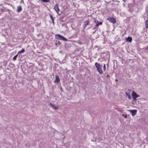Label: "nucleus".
I'll list each match as a JSON object with an SVG mask.
<instances>
[{"instance_id": "1", "label": "nucleus", "mask_w": 148, "mask_h": 148, "mask_svg": "<svg viewBox=\"0 0 148 148\" xmlns=\"http://www.w3.org/2000/svg\"><path fill=\"white\" fill-rule=\"evenodd\" d=\"M95 66L98 72L100 74H102L103 73V71L101 70V67L102 66L100 65V64H99L97 62H96L95 63Z\"/></svg>"}, {"instance_id": "2", "label": "nucleus", "mask_w": 148, "mask_h": 148, "mask_svg": "<svg viewBox=\"0 0 148 148\" xmlns=\"http://www.w3.org/2000/svg\"><path fill=\"white\" fill-rule=\"evenodd\" d=\"M56 38L58 39L66 41H67L68 40L66 38L59 34H57L56 35Z\"/></svg>"}, {"instance_id": "3", "label": "nucleus", "mask_w": 148, "mask_h": 148, "mask_svg": "<svg viewBox=\"0 0 148 148\" xmlns=\"http://www.w3.org/2000/svg\"><path fill=\"white\" fill-rule=\"evenodd\" d=\"M54 9L57 12L58 15H60L61 14L62 12L60 11V9L58 7V5L57 4L55 5L54 8Z\"/></svg>"}, {"instance_id": "4", "label": "nucleus", "mask_w": 148, "mask_h": 148, "mask_svg": "<svg viewBox=\"0 0 148 148\" xmlns=\"http://www.w3.org/2000/svg\"><path fill=\"white\" fill-rule=\"evenodd\" d=\"M132 96L134 101H136V98L139 97V95H137L136 92L134 91H132Z\"/></svg>"}, {"instance_id": "5", "label": "nucleus", "mask_w": 148, "mask_h": 148, "mask_svg": "<svg viewBox=\"0 0 148 148\" xmlns=\"http://www.w3.org/2000/svg\"><path fill=\"white\" fill-rule=\"evenodd\" d=\"M107 19L108 20L109 22L113 23H115L116 22L115 19L113 18H107Z\"/></svg>"}, {"instance_id": "6", "label": "nucleus", "mask_w": 148, "mask_h": 148, "mask_svg": "<svg viewBox=\"0 0 148 148\" xmlns=\"http://www.w3.org/2000/svg\"><path fill=\"white\" fill-rule=\"evenodd\" d=\"M55 77L56 79L54 80V82L55 83H57L59 82L60 81V79L59 76L58 75H56Z\"/></svg>"}, {"instance_id": "7", "label": "nucleus", "mask_w": 148, "mask_h": 148, "mask_svg": "<svg viewBox=\"0 0 148 148\" xmlns=\"http://www.w3.org/2000/svg\"><path fill=\"white\" fill-rule=\"evenodd\" d=\"M130 112L132 114V116H134L136 114L137 110H130Z\"/></svg>"}, {"instance_id": "8", "label": "nucleus", "mask_w": 148, "mask_h": 148, "mask_svg": "<svg viewBox=\"0 0 148 148\" xmlns=\"http://www.w3.org/2000/svg\"><path fill=\"white\" fill-rule=\"evenodd\" d=\"M125 94L128 97L129 99H131V97L130 96V93L129 92H125Z\"/></svg>"}, {"instance_id": "9", "label": "nucleus", "mask_w": 148, "mask_h": 148, "mask_svg": "<svg viewBox=\"0 0 148 148\" xmlns=\"http://www.w3.org/2000/svg\"><path fill=\"white\" fill-rule=\"evenodd\" d=\"M89 23V22L88 21L86 20L85 22L84 25V28H85L87 25H88Z\"/></svg>"}, {"instance_id": "10", "label": "nucleus", "mask_w": 148, "mask_h": 148, "mask_svg": "<svg viewBox=\"0 0 148 148\" xmlns=\"http://www.w3.org/2000/svg\"><path fill=\"white\" fill-rule=\"evenodd\" d=\"M126 40L127 41L131 42L132 40V38L131 37L128 36L127 38H126Z\"/></svg>"}, {"instance_id": "11", "label": "nucleus", "mask_w": 148, "mask_h": 148, "mask_svg": "<svg viewBox=\"0 0 148 148\" xmlns=\"http://www.w3.org/2000/svg\"><path fill=\"white\" fill-rule=\"evenodd\" d=\"M22 10V8L21 6H19L17 7V11L18 12H21Z\"/></svg>"}, {"instance_id": "12", "label": "nucleus", "mask_w": 148, "mask_h": 148, "mask_svg": "<svg viewBox=\"0 0 148 148\" xmlns=\"http://www.w3.org/2000/svg\"><path fill=\"white\" fill-rule=\"evenodd\" d=\"M95 23H96V25H97V26H98L99 25H101L102 24V22H100V23H99L98 22V21H97V20H95Z\"/></svg>"}, {"instance_id": "13", "label": "nucleus", "mask_w": 148, "mask_h": 148, "mask_svg": "<svg viewBox=\"0 0 148 148\" xmlns=\"http://www.w3.org/2000/svg\"><path fill=\"white\" fill-rule=\"evenodd\" d=\"M25 52V50L24 49H22L21 50L19 51L18 52V54H19V53H24Z\"/></svg>"}, {"instance_id": "14", "label": "nucleus", "mask_w": 148, "mask_h": 148, "mask_svg": "<svg viewBox=\"0 0 148 148\" xmlns=\"http://www.w3.org/2000/svg\"><path fill=\"white\" fill-rule=\"evenodd\" d=\"M145 25L147 28H148V20H147L145 21Z\"/></svg>"}, {"instance_id": "15", "label": "nucleus", "mask_w": 148, "mask_h": 148, "mask_svg": "<svg viewBox=\"0 0 148 148\" xmlns=\"http://www.w3.org/2000/svg\"><path fill=\"white\" fill-rule=\"evenodd\" d=\"M50 18H51V20H52V22L53 23V24H54V18L52 16V15H50Z\"/></svg>"}, {"instance_id": "16", "label": "nucleus", "mask_w": 148, "mask_h": 148, "mask_svg": "<svg viewBox=\"0 0 148 148\" xmlns=\"http://www.w3.org/2000/svg\"><path fill=\"white\" fill-rule=\"evenodd\" d=\"M53 108L55 109V110H57L58 109V106H55L54 105L53 107Z\"/></svg>"}, {"instance_id": "17", "label": "nucleus", "mask_w": 148, "mask_h": 148, "mask_svg": "<svg viewBox=\"0 0 148 148\" xmlns=\"http://www.w3.org/2000/svg\"><path fill=\"white\" fill-rule=\"evenodd\" d=\"M18 53L17 54H16V55L15 56H14L13 57V60H15L16 59V58H17V56H18Z\"/></svg>"}, {"instance_id": "18", "label": "nucleus", "mask_w": 148, "mask_h": 148, "mask_svg": "<svg viewBox=\"0 0 148 148\" xmlns=\"http://www.w3.org/2000/svg\"><path fill=\"white\" fill-rule=\"evenodd\" d=\"M41 1H42L43 2H49V1L48 0H41Z\"/></svg>"}, {"instance_id": "19", "label": "nucleus", "mask_w": 148, "mask_h": 148, "mask_svg": "<svg viewBox=\"0 0 148 148\" xmlns=\"http://www.w3.org/2000/svg\"><path fill=\"white\" fill-rule=\"evenodd\" d=\"M103 68V71H106V66L105 64H104Z\"/></svg>"}, {"instance_id": "20", "label": "nucleus", "mask_w": 148, "mask_h": 148, "mask_svg": "<svg viewBox=\"0 0 148 148\" xmlns=\"http://www.w3.org/2000/svg\"><path fill=\"white\" fill-rule=\"evenodd\" d=\"M98 27V26H97V25H96L95 27H94L93 28V29H97Z\"/></svg>"}, {"instance_id": "21", "label": "nucleus", "mask_w": 148, "mask_h": 148, "mask_svg": "<svg viewBox=\"0 0 148 148\" xmlns=\"http://www.w3.org/2000/svg\"><path fill=\"white\" fill-rule=\"evenodd\" d=\"M50 104L51 105V106H52L53 107L55 105H54L52 103H50Z\"/></svg>"}, {"instance_id": "22", "label": "nucleus", "mask_w": 148, "mask_h": 148, "mask_svg": "<svg viewBox=\"0 0 148 148\" xmlns=\"http://www.w3.org/2000/svg\"><path fill=\"white\" fill-rule=\"evenodd\" d=\"M127 115H125V116H124V117H125V118H127Z\"/></svg>"}, {"instance_id": "23", "label": "nucleus", "mask_w": 148, "mask_h": 148, "mask_svg": "<svg viewBox=\"0 0 148 148\" xmlns=\"http://www.w3.org/2000/svg\"><path fill=\"white\" fill-rule=\"evenodd\" d=\"M115 80L116 81H118L117 79H116Z\"/></svg>"}]
</instances>
